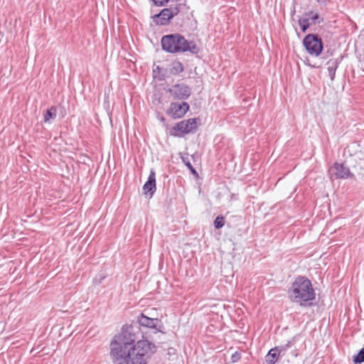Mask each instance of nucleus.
<instances>
[{
  "label": "nucleus",
  "mask_w": 364,
  "mask_h": 364,
  "mask_svg": "<svg viewBox=\"0 0 364 364\" xmlns=\"http://www.w3.org/2000/svg\"><path fill=\"white\" fill-rule=\"evenodd\" d=\"M153 1L155 5L162 6L167 4L168 0H153Z\"/></svg>",
  "instance_id": "nucleus-25"
},
{
  "label": "nucleus",
  "mask_w": 364,
  "mask_h": 364,
  "mask_svg": "<svg viewBox=\"0 0 364 364\" xmlns=\"http://www.w3.org/2000/svg\"><path fill=\"white\" fill-rule=\"evenodd\" d=\"M183 161L186 164V166L188 167V168L191 171V173L194 175H198L197 171L193 168L192 164H191L189 159L188 158H183Z\"/></svg>",
  "instance_id": "nucleus-22"
},
{
  "label": "nucleus",
  "mask_w": 364,
  "mask_h": 364,
  "mask_svg": "<svg viewBox=\"0 0 364 364\" xmlns=\"http://www.w3.org/2000/svg\"><path fill=\"white\" fill-rule=\"evenodd\" d=\"M169 93L175 98L185 100L191 94V88L185 84H177L168 90Z\"/></svg>",
  "instance_id": "nucleus-9"
},
{
  "label": "nucleus",
  "mask_w": 364,
  "mask_h": 364,
  "mask_svg": "<svg viewBox=\"0 0 364 364\" xmlns=\"http://www.w3.org/2000/svg\"><path fill=\"white\" fill-rule=\"evenodd\" d=\"M135 328H137V327L132 325L123 326L121 333L115 336L113 340L124 343L127 346H134L136 339Z\"/></svg>",
  "instance_id": "nucleus-7"
},
{
  "label": "nucleus",
  "mask_w": 364,
  "mask_h": 364,
  "mask_svg": "<svg viewBox=\"0 0 364 364\" xmlns=\"http://www.w3.org/2000/svg\"><path fill=\"white\" fill-rule=\"evenodd\" d=\"M240 353L236 351L231 356L232 362L236 363L240 359Z\"/></svg>",
  "instance_id": "nucleus-24"
},
{
  "label": "nucleus",
  "mask_w": 364,
  "mask_h": 364,
  "mask_svg": "<svg viewBox=\"0 0 364 364\" xmlns=\"http://www.w3.org/2000/svg\"><path fill=\"white\" fill-rule=\"evenodd\" d=\"M299 26H301V29L303 33H305L307 29L309 28L310 26H311L309 23V18L307 17H302L300 18L298 21Z\"/></svg>",
  "instance_id": "nucleus-19"
},
{
  "label": "nucleus",
  "mask_w": 364,
  "mask_h": 364,
  "mask_svg": "<svg viewBox=\"0 0 364 364\" xmlns=\"http://www.w3.org/2000/svg\"><path fill=\"white\" fill-rule=\"evenodd\" d=\"M281 354L279 348H273L270 349L265 356L264 364H274L279 359Z\"/></svg>",
  "instance_id": "nucleus-14"
},
{
  "label": "nucleus",
  "mask_w": 364,
  "mask_h": 364,
  "mask_svg": "<svg viewBox=\"0 0 364 364\" xmlns=\"http://www.w3.org/2000/svg\"><path fill=\"white\" fill-rule=\"evenodd\" d=\"M225 218L223 216L219 215L214 220V227L215 229H220L223 228L225 225Z\"/></svg>",
  "instance_id": "nucleus-21"
},
{
  "label": "nucleus",
  "mask_w": 364,
  "mask_h": 364,
  "mask_svg": "<svg viewBox=\"0 0 364 364\" xmlns=\"http://www.w3.org/2000/svg\"><path fill=\"white\" fill-rule=\"evenodd\" d=\"M156 188V173L155 171L151 169L148 180L143 186V190L145 193L150 192L151 195H153Z\"/></svg>",
  "instance_id": "nucleus-13"
},
{
  "label": "nucleus",
  "mask_w": 364,
  "mask_h": 364,
  "mask_svg": "<svg viewBox=\"0 0 364 364\" xmlns=\"http://www.w3.org/2000/svg\"><path fill=\"white\" fill-rule=\"evenodd\" d=\"M188 109L189 105L187 102H171L168 113L173 118H181Z\"/></svg>",
  "instance_id": "nucleus-11"
},
{
  "label": "nucleus",
  "mask_w": 364,
  "mask_h": 364,
  "mask_svg": "<svg viewBox=\"0 0 364 364\" xmlns=\"http://www.w3.org/2000/svg\"><path fill=\"white\" fill-rule=\"evenodd\" d=\"M131 346L124 343L112 340L110 343V356L114 364H127Z\"/></svg>",
  "instance_id": "nucleus-4"
},
{
  "label": "nucleus",
  "mask_w": 364,
  "mask_h": 364,
  "mask_svg": "<svg viewBox=\"0 0 364 364\" xmlns=\"http://www.w3.org/2000/svg\"><path fill=\"white\" fill-rule=\"evenodd\" d=\"M162 49L170 53L190 52L197 54L199 48L193 41H188L178 33L164 36L161 40Z\"/></svg>",
  "instance_id": "nucleus-2"
},
{
  "label": "nucleus",
  "mask_w": 364,
  "mask_h": 364,
  "mask_svg": "<svg viewBox=\"0 0 364 364\" xmlns=\"http://www.w3.org/2000/svg\"><path fill=\"white\" fill-rule=\"evenodd\" d=\"M179 13L178 6L169 7L162 9L159 14L153 16V21L156 25L166 26L171 18Z\"/></svg>",
  "instance_id": "nucleus-6"
},
{
  "label": "nucleus",
  "mask_w": 364,
  "mask_h": 364,
  "mask_svg": "<svg viewBox=\"0 0 364 364\" xmlns=\"http://www.w3.org/2000/svg\"><path fill=\"white\" fill-rule=\"evenodd\" d=\"M288 294L292 301L299 303L301 306H306L308 301L315 299L316 297L311 281L301 276L296 278Z\"/></svg>",
  "instance_id": "nucleus-1"
},
{
  "label": "nucleus",
  "mask_w": 364,
  "mask_h": 364,
  "mask_svg": "<svg viewBox=\"0 0 364 364\" xmlns=\"http://www.w3.org/2000/svg\"><path fill=\"white\" fill-rule=\"evenodd\" d=\"M137 322L141 326L154 329V333L161 331V328L162 327L161 323L158 318H151L143 314L138 316Z\"/></svg>",
  "instance_id": "nucleus-8"
},
{
  "label": "nucleus",
  "mask_w": 364,
  "mask_h": 364,
  "mask_svg": "<svg viewBox=\"0 0 364 364\" xmlns=\"http://www.w3.org/2000/svg\"><path fill=\"white\" fill-rule=\"evenodd\" d=\"M330 172L335 175L336 178H347L351 173L349 168L343 164L336 163L333 167L331 168Z\"/></svg>",
  "instance_id": "nucleus-12"
},
{
  "label": "nucleus",
  "mask_w": 364,
  "mask_h": 364,
  "mask_svg": "<svg viewBox=\"0 0 364 364\" xmlns=\"http://www.w3.org/2000/svg\"><path fill=\"white\" fill-rule=\"evenodd\" d=\"M156 351L154 343L141 340L129 348L127 364H146L147 360Z\"/></svg>",
  "instance_id": "nucleus-3"
},
{
  "label": "nucleus",
  "mask_w": 364,
  "mask_h": 364,
  "mask_svg": "<svg viewBox=\"0 0 364 364\" xmlns=\"http://www.w3.org/2000/svg\"><path fill=\"white\" fill-rule=\"evenodd\" d=\"M198 129L196 119H189L186 121H181L177 123L173 129L182 134H188L195 132Z\"/></svg>",
  "instance_id": "nucleus-10"
},
{
  "label": "nucleus",
  "mask_w": 364,
  "mask_h": 364,
  "mask_svg": "<svg viewBox=\"0 0 364 364\" xmlns=\"http://www.w3.org/2000/svg\"><path fill=\"white\" fill-rule=\"evenodd\" d=\"M338 64L339 62L338 59H331L327 62V69L331 80H334L336 70L338 66Z\"/></svg>",
  "instance_id": "nucleus-15"
},
{
  "label": "nucleus",
  "mask_w": 364,
  "mask_h": 364,
  "mask_svg": "<svg viewBox=\"0 0 364 364\" xmlns=\"http://www.w3.org/2000/svg\"><path fill=\"white\" fill-rule=\"evenodd\" d=\"M354 364H360L364 362V347L353 357Z\"/></svg>",
  "instance_id": "nucleus-20"
},
{
  "label": "nucleus",
  "mask_w": 364,
  "mask_h": 364,
  "mask_svg": "<svg viewBox=\"0 0 364 364\" xmlns=\"http://www.w3.org/2000/svg\"><path fill=\"white\" fill-rule=\"evenodd\" d=\"M57 114V109L55 107H51L50 109H47L44 114V121L45 122H49L50 119H55Z\"/></svg>",
  "instance_id": "nucleus-17"
},
{
  "label": "nucleus",
  "mask_w": 364,
  "mask_h": 364,
  "mask_svg": "<svg viewBox=\"0 0 364 364\" xmlns=\"http://www.w3.org/2000/svg\"><path fill=\"white\" fill-rule=\"evenodd\" d=\"M303 44L307 52L313 56H318L323 50L321 38L316 34H308L303 40Z\"/></svg>",
  "instance_id": "nucleus-5"
},
{
  "label": "nucleus",
  "mask_w": 364,
  "mask_h": 364,
  "mask_svg": "<svg viewBox=\"0 0 364 364\" xmlns=\"http://www.w3.org/2000/svg\"><path fill=\"white\" fill-rule=\"evenodd\" d=\"M303 17H307L309 18V23L311 25H315L316 23H320L323 21V18L320 17L317 12H314L313 11H310L309 12H306Z\"/></svg>",
  "instance_id": "nucleus-16"
},
{
  "label": "nucleus",
  "mask_w": 364,
  "mask_h": 364,
  "mask_svg": "<svg viewBox=\"0 0 364 364\" xmlns=\"http://www.w3.org/2000/svg\"><path fill=\"white\" fill-rule=\"evenodd\" d=\"M292 346V342L291 341H288L285 345L280 346H276V348H279L280 353H284L289 348H291Z\"/></svg>",
  "instance_id": "nucleus-23"
},
{
  "label": "nucleus",
  "mask_w": 364,
  "mask_h": 364,
  "mask_svg": "<svg viewBox=\"0 0 364 364\" xmlns=\"http://www.w3.org/2000/svg\"><path fill=\"white\" fill-rule=\"evenodd\" d=\"M183 70H184V68H183V64L179 61H176L172 64V68L171 69V73L173 75H177V74L182 73L183 71Z\"/></svg>",
  "instance_id": "nucleus-18"
}]
</instances>
